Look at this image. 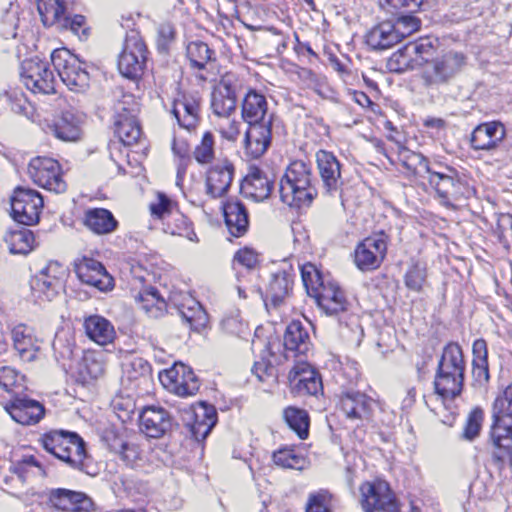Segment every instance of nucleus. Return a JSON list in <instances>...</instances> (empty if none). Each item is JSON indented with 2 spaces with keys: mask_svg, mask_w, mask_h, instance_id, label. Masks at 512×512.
Instances as JSON below:
<instances>
[{
  "mask_svg": "<svg viewBox=\"0 0 512 512\" xmlns=\"http://www.w3.org/2000/svg\"><path fill=\"white\" fill-rule=\"evenodd\" d=\"M280 200L289 207H309L317 196L311 164L292 161L279 181Z\"/></svg>",
  "mask_w": 512,
  "mask_h": 512,
  "instance_id": "obj_1",
  "label": "nucleus"
},
{
  "mask_svg": "<svg viewBox=\"0 0 512 512\" xmlns=\"http://www.w3.org/2000/svg\"><path fill=\"white\" fill-rule=\"evenodd\" d=\"M465 361L457 343L447 344L442 352L434 377V389L442 399H454L462 392Z\"/></svg>",
  "mask_w": 512,
  "mask_h": 512,
  "instance_id": "obj_2",
  "label": "nucleus"
},
{
  "mask_svg": "<svg viewBox=\"0 0 512 512\" xmlns=\"http://www.w3.org/2000/svg\"><path fill=\"white\" fill-rule=\"evenodd\" d=\"M301 275L307 294L315 299L318 307L326 315H337L346 310L347 300L344 292L335 283H325L313 264L303 265Z\"/></svg>",
  "mask_w": 512,
  "mask_h": 512,
  "instance_id": "obj_3",
  "label": "nucleus"
},
{
  "mask_svg": "<svg viewBox=\"0 0 512 512\" xmlns=\"http://www.w3.org/2000/svg\"><path fill=\"white\" fill-rule=\"evenodd\" d=\"M39 443L48 453L70 467L82 469L87 454L85 442L77 433L51 430L41 435Z\"/></svg>",
  "mask_w": 512,
  "mask_h": 512,
  "instance_id": "obj_4",
  "label": "nucleus"
},
{
  "mask_svg": "<svg viewBox=\"0 0 512 512\" xmlns=\"http://www.w3.org/2000/svg\"><path fill=\"white\" fill-rule=\"evenodd\" d=\"M428 175L430 186L446 207H452L454 201L467 198L471 193L470 187L452 167L434 164Z\"/></svg>",
  "mask_w": 512,
  "mask_h": 512,
  "instance_id": "obj_5",
  "label": "nucleus"
},
{
  "mask_svg": "<svg viewBox=\"0 0 512 512\" xmlns=\"http://www.w3.org/2000/svg\"><path fill=\"white\" fill-rule=\"evenodd\" d=\"M52 64L62 82L74 92H85L89 87L90 76L79 58L68 49H56L51 54Z\"/></svg>",
  "mask_w": 512,
  "mask_h": 512,
  "instance_id": "obj_6",
  "label": "nucleus"
},
{
  "mask_svg": "<svg viewBox=\"0 0 512 512\" xmlns=\"http://www.w3.org/2000/svg\"><path fill=\"white\" fill-rule=\"evenodd\" d=\"M465 56L461 52L448 51L435 57L421 72V79L427 88L448 84L464 67Z\"/></svg>",
  "mask_w": 512,
  "mask_h": 512,
  "instance_id": "obj_7",
  "label": "nucleus"
},
{
  "mask_svg": "<svg viewBox=\"0 0 512 512\" xmlns=\"http://www.w3.org/2000/svg\"><path fill=\"white\" fill-rule=\"evenodd\" d=\"M114 126L119 140L127 146L138 142L141 136V128L137 121L139 112L138 103L131 94H125L115 104Z\"/></svg>",
  "mask_w": 512,
  "mask_h": 512,
  "instance_id": "obj_8",
  "label": "nucleus"
},
{
  "mask_svg": "<svg viewBox=\"0 0 512 512\" xmlns=\"http://www.w3.org/2000/svg\"><path fill=\"white\" fill-rule=\"evenodd\" d=\"M436 53L435 41L431 38H420L409 42L403 48L393 54L390 64H395V70L404 72L424 68L434 59Z\"/></svg>",
  "mask_w": 512,
  "mask_h": 512,
  "instance_id": "obj_9",
  "label": "nucleus"
},
{
  "mask_svg": "<svg viewBox=\"0 0 512 512\" xmlns=\"http://www.w3.org/2000/svg\"><path fill=\"white\" fill-rule=\"evenodd\" d=\"M28 175L36 185L50 192L60 194L67 189L61 166L52 158H33L28 165Z\"/></svg>",
  "mask_w": 512,
  "mask_h": 512,
  "instance_id": "obj_10",
  "label": "nucleus"
},
{
  "mask_svg": "<svg viewBox=\"0 0 512 512\" xmlns=\"http://www.w3.org/2000/svg\"><path fill=\"white\" fill-rule=\"evenodd\" d=\"M147 59L146 45L138 32L131 31L126 35L124 46L118 59L120 73L135 79L143 72Z\"/></svg>",
  "mask_w": 512,
  "mask_h": 512,
  "instance_id": "obj_11",
  "label": "nucleus"
},
{
  "mask_svg": "<svg viewBox=\"0 0 512 512\" xmlns=\"http://www.w3.org/2000/svg\"><path fill=\"white\" fill-rule=\"evenodd\" d=\"M388 236L383 232L366 237L355 248L354 262L363 272L380 267L387 254Z\"/></svg>",
  "mask_w": 512,
  "mask_h": 512,
  "instance_id": "obj_12",
  "label": "nucleus"
},
{
  "mask_svg": "<svg viewBox=\"0 0 512 512\" xmlns=\"http://www.w3.org/2000/svg\"><path fill=\"white\" fill-rule=\"evenodd\" d=\"M360 491L365 512H399V505L387 482H365Z\"/></svg>",
  "mask_w": 512,
  "mask_h": 512,
  "instance_id": "obj_13",
  "label": "nucleus"
},
{
  "mask_svg": "<svg viewBox=\"0 0 512 512\" xmlns=\"http://www.w3.org/2000/svg\"><path fill=\"white\" fill-rule=\"evenodd\" d=\"M43 208V198L39 192L17 187L11 198L12 216L15 221L24 225L38 222Z\"/></svg>",
  "mask_w": 512,
  "mask_h": 512,
  "instance_id": "obj_14",
  "label": "nucleus"
},
{
  "mask_svg": "<svg viewBox=\"0 0 512 512\" xmlns=\"http://www.w3.org/2000/svg\"><path fill=\"white\" fill-rule=\"evenodd\" d=\"M20 77L27 89L33 93L55 92V77L45 61L28 59L22 62Z\"/></svg>",
  "mask_w": 512,
  "mask_h": 512,
  "instance_id": "obj_15",
  "label": "nucleus"
},
{
  "mask_svg": "<svg viewBox=\"0 0 512 512\" xmlns=\"http://www.w3.org/2000/svg\"><path fill=\"white\" fill-rule=\"evenodd\" d=\"M315 157L323 193L328 196L340 194L343 181L341 163L338 158L327 150H319Z\"/></svg>",
  "mask_w": 512,
  "mask_h": 512,
  "instance_id": "obj_16",
  "label": "nucleus"
},
{
  "mask_svg": "<svg viewBox=\"0 0 512 512\" xmlns=\"http://www.w3.org/2000/svg\"><path fill=\"white\" fill-rule=\"evenodd\" d=\"M159 379L164 387L179 396L194 395L199 389V381L194 372L182 363L160 373Z\"/></svg>",
  "mask_w": 512,
  "mask_h": 512,
  "instance_id": "obj_17",
  "label": "nucleus"
},
{
  "mask_svg": "<svg viewBox=\"0 0 512 512\" xmlns=\"http://www.w3.org/2000/svg\"><path fill=\"white\" fill-rule=\"evenodd\" d=\"M288 380L291 391L299 396L317 395L323 385L319 373L307 362H298L290 370Z\"/></svg>",
  "mask_w": 512,
  "mask_h": 512,
  "instance_id": "obj_18",
  "label": "nucleus"
},
{
  "mask_svg": "<svg viewBox=\"0 0 512 512\" xmlns=\"http://www.w3.org/2000/svg\"><path fill=\"white\" fill-rule=\"evenodd\" d=\"M173 425V418L162 407L148 406L140 414V430L147 437L161 438L172 430Z\"/></svg>",
  "mask_w": 512,
  "mask_h": 512,
  "instance_id": "obj_19",
  "label": "nucleus"
},
{
  "mask_svg": "<svg viewBox=\"0 0 512 512\" xmlns=\"http://www.w3.org/2000/svg\"><path fill=\"white\" fill-rule=\"evenodd\" d=\"M5 409L15 422L27 426L39 423L45 415L44 406L27 396L16 395Z\"/></svg>",
  "mask_w": 512,
  "mask_h": 512,
  "instance_id": "obj_20",
  "label": "nucleus"
},
{
  "mask_svg": "<svg viewBox=\"0 0 512 512\" xmlns=\"http://www.w3.org/2000/svg\"><path fill=\"white\" fill-rule=\"evenodd\" d=\"M234 173V164L229 159L216 162L206 172V193L212 198L224 196L231 186Z\"/></svg>",
  "mask_w": 512,
  "mask_h": 512,
  "instance_id": "obj_21",
  "label": "nucleus"
},
{
  "mask_svg": "<svg viewBox=\"0 0 512 512\" xmlns=\"http://www.w3.org/2000/svg\"><path fill=\"white\" fill-rule=\"evenodd\" d=\"M75 272L81 282L96 287L100 291L111 290L113 278L107 273L101 262L84 257L75 265Z\"/></svg>",
  "mask_w": 512,
  "mask_h": 512,
  "instance_id": "obj_22",
  "label": "nucleus"
},
{
  "mask_svg": "<svg viewBox=\"0 0 512 512\" xmlns=\"http://www.w3.org/2000/svg\"><path fill=\"white\" fill-rule=\"evenodd\" d=\"M272 140V122L249 125L244 137V151L247 157L258 159L267 151Z\"/></svg>",
  "mask_w": 512,
  "mask_h": 512,
  "instance_id": "obj_23",
  "label": "nucleus"
},
{
  "mask_svg": "<svg viewBox=\"0 0 512 512\" xmlns=\"http://www.w3.org/2000/svg\"><path fill=\"white\" fill-rule=\"evenodd\" d=\"M48 501L54 508L67 512H88L93 505L85 493L64 488L51 489Z\"/></svg>",
  "mask_w": 512,
  "mask_h": 512,
  "instance_id": "obj_24",
  "label": "nucleus"
},
{
  "mask_svg": "<svg viewBox=\"0 0 512 512\" xmlns=\"http://www.w3.org/2000/svg\"><path fill=\"white\" fill-rule=\"evenodd\" d=\"M193 421H187L186 425L197 441L204 440L217 423V411L214 406L200 402L191 411L187 412Z\"/></svg>",
  "mask_w": 512,
  "mask_h": 512,
  "instance_id": "obj_25",
  "label": "nucleus"
},
{
  "mask_svg": "<svg viewBox=\"0 0 512 512\" xmlns=\"http://www.w3.org/2000/svg\"><path fill=\"white\" fill-rule=\"evenodd\" d=\"M490 438L496 450L494 458L497 461L510 458L512 456V419L493 417Z\"/></svg>",
  "mask_w": 512,
  "mask_h": 512,
  "instance_id": "obj_26",
  "label": "nucleus"
},
{
  "mask_svg": "<svg viewBox=\"0 0 512 512\" xmlns=\"http://www.w3.org/2000/svg\"><path fill=\"white\" fill-rule=\"evenodd\" d=\"M273 184V180L264 171L253 167L243 179L240 189L246 198L261 202L270 196Z\"/></svg>",
  "mask_w": 512,
  "mask_h": 512,
  "instance_id": "obj_27",
  "label": "nucleus"
},
{
  "mask_svg": "<svg viewBox=\"0 0 512 512\" xmlns=\"http://www.w3.org/2000/svg\"><path fill=\"white\" fill-rule=\"evenodd\" d=\"M505 137V128L499 122H487L478 125L471 134V146L475 150H492Z\"/></svg>",
  "mask_w": 512,
  "mask_h": 512,
  "instance_id": "obj_28",
  "label": "nucleus"
},
{
  "mask_svg": "<svg viewBox=\"0 0 512 512\" xmlns=\"http://www.w3.org/2000/svg\"><path fill=\"white\" fill-rule=\"evenodd\" d=\"M340 409L351 420L369 419L374 400L361 392H347L340 398Z\"/></svg>",
  "mask_w": 512,
  "mask_h": 512,
  "instance_id": "obj_29",
  "label": "nucleus"
},
{
  "mask_svg": "<svg viewBox=\"0 0 512 512\" xmlns=\"http://www.w3.org/2000/svg\"><path fill=\"white\" fill-rule=\"evenodd\" d=\"M268 104L265 96L255 90H250L241 105L242 119L248 124L272 122V115L267 117Z\"/></svg>",
  "mask_w": 512,
  "mask_h": 512,
  "instance_id": "obj_30",
  "label": "nucleus"
},
{
  "mask_svg": "<svg viewBox=\"0 0 512 512\" xmlns=\"http://www.w3.org/2000/svg\"><path fill=\"white\" fill-rule=\"evenodd\" d=\"M12 340L15 350L23 361L36 359L40 349L34 329L26 324H18L12 329Z\"/></svg>",
  "mask_w": 512,
  "mask_h": 512,
  "instance_id": "obj_31",
  "label": "nucleus"
},
{
  "mask_svg": "<svg viewBox=\"0 0 512 512\" xmlns=\"http://www.w3.org/2000/svg\"><path fill=\"white\" fill-rule=\"evenodd\" d=\"M83 327L86 336L100 346L114 342L116 331L114 325L101 315H90L84 318Z\"/></svg>",
  "mask_w": 512,
  "mask_h": 512,
  "instance_id": "obj_32",
  "label": "nucleus"
},
{
  "mask_svg": "<svg viewBox=\"0 0 512 512\" xmlns=\"http://www.w3.org/2000/svg\"><path fill=\"white\" fill-rule=\"evenodd\" d=\"M311 346L308 331L299 321H292L284 334L286 357L305 355Z\"/></svg>",
  "mask_w": 512,
  "mask_h": 512,
  "instance_id": "obj_33",
  "label": "nucleus"
},
{
  "mask_svg": "<svg viewBox=\"0 0 512 512\" xmlns=\"http://www.w3.org/2000/svg\"><path fill=\"white\" fill-rule=\"evenodd\" d=\"M293 284V275L286 270H279L271 275L267 286L264 301L266 306L269 304L278 307L283 303Z\"/></svg>",
  "mask_w": 512,
  "mask_h": 512,
  "instance_id": "obj_34",
  "label": "nucleus"
},
{
  "mask_svg": "<svg viewBox=\"0 0 512 512\" xmlns=\"http://www.w3.org/2000/svg\"><path fill=\"white\" fill-rule=\"evenodd\" d=\"M84 226L96 235L113 233L118 227V221L113 214L105 208H91L85 211Z\"/></svg>",
  "mask_w": 512,
  "mask_h": 512,
  "instance_id": "obj_35",
  "label": "nucleus"
},
{
  "mask_svg": "<svg viewBox=\"0 0 512 512\" xmlns=\"http://www.w3.org/2000/svg\"><path fill=\"white\" fill-rule=\"evenodd\" d=\"M226 226L235 237L244 235L249 226L246 207L238 200H229L223 205Z\"/></svg>",
  "mask_w": 512,
  "mask_h": 512,
  "instance_id": "obj_36",
  "label": "nucleus"
},
{
  "mask_svg": "<svg viewBox=\"0 0 512 512\" xmlns=\"http://www.w3.org/2000/svg\"><path fill=\"white\" fill-rule=\"evenodd\" d=\"M85 116L83 113L74 110H66L62 113L60 120L53 126L52 131L60 140L76 141L81 136V125Z\"/></svg>",
  "mask_w": 512,
  "mask_h": 512,
  "instance_id": "obj_37",
  "label": "nucleus"
},
{
  "mask_svg": "<svg viewBox=\"0 0 512 512\" xmlns=\"http://www.w3.org/2000/svg\"><path fill=\"white\" fill-rule=\"evenodd\" d=\"M199 103L188 95H182L173 102L172 114L180 127L191 130L198 123Z\"/></svg>",
  "mask_w": 512,
  "mask_h": 512,
  "instance_id": "obj_38",
  "label": "nucleus"
},
{
  "mask_svg": "<svg viewBox=\"0 0 512 512\" xmlns=\"http://www.w3.org/2000/svg\"><path fill=\"white\" fill-rule=\"evenodd\" d=\"M365 39L366 44L373 50H385L399 43L395 27L391 21H384L375 25L367 32Z\"/></svg>",
  "mask_w": 512,
  "mask_h": 512,
  "instance_id": "obj_39",
  "label": "nucleus"
},
{
  "mask_svg": "<svg viewBox=\"0 0 512 512\" xmlns=\"http://www.w3.org/2000/svg\"><path fill=\"white\" fill-rule=\"evenodd\" d=\"M135 301L139 307L150 317L160 318L165 314L166 301L160 296L156 288L150 287L138 292L135 296Z\"/></svg>",
  "mask_w": 512,
  "mask_h": 512,
  "instance_id": "obj_40",
  "label": "nucleus"
},
{
  "mask_svg": "<svg viewBox=\"0 0 512 512\" xmlns=\"http://www.w3.org/2000/svg\"><path fill=\"white\" fill-rule=\"evenodd\" d=\"M472 374L476 382L483 385L489 381L488 348L484 339H477L472 346Z\"/></svg>",
  "mask_w": 512,
  "mask_h": 512,
  "instance_id": "obj_41",
  "label": "nucleus"
},
{
  "mask_svg": "<svg viewBox=\"0 0 512 512\" xmlns=\"http://www.w3.org/2000/svg\"><path fill=\"white\" fill-rule=\"evenodd\" d=\"M178 311L192 329L199 330L208 321V316L201 304L193 297L187 296L178 305Z\"/></svg>",
  "mask_w": 512,
  "mask_h": 512,
  "instance_id": "obj_42",
  "label": "nucleus"
},
{
  "mask_svg": "<svg viewBox=\"0 0 512 512\" xmlns=\"http://www.w3.org/2000/svg\"><path fill=\"white\" fill-rule=\"evenodd\" d=\"M398 160L408 171L420 176H422L423 172L429 174L433 168V165L428 163L425 156L408 149L402 144H399Z\"/></svg>",
  "mask_w": 512,
  "mask_h": 512,
  "instance_id": "obj_43",
  "label": "nucleus"
},
{
  "mask_svg": "<svg viewBox=\"0 0 512 512\" xmlns=\"http://www.w3.org/2000/svg\"><path fill=\"white\" fill-rule=\"evenodd\" d=\"M163 230L165 233L185 237L190 241L196 240V234L191 223L178 208L163 222Z\"/></svg>",
  "mask_w": 512,
  "mask_h": 512,
  "instance_id": "obj_44",
  "label": "nucleus"
},
{
  "mask_svg": "<svg viewBox=\"0 0 512 512\" xmlns=\"http://www.w3.org/2000/svg\"><path fill=\"white\" fill-rule=\"evenodd\" d=\"M4 240L10 253L26 255L33 248L34 235L29 229L21 228L7 232Z\"/></svg>",
  "mask_w": 512,
  "mask_h": 512,
  "instance_id": "obj_45",
  "label": "nucleus"
},
{
  "mask_svg": "<svg viewBox=\"0 0 512 512\" xmlns=\"http://www.w3.org/2000/svg\"><path fill=\"white\" fill-rule=\"evenodd\" d=\"M283 416L288 426L300 439L308 437L310 418L306 410L290 406L284 410Z\"/></svg>",
  "mask_w": 512,
  "mask_h": 512,
  "instance_id": "obj_46",
  "label": "nucleus"
},
{
  "mask_svg": "<svg viewBox=\"0 0 512 512\" xmlns=\"http://www.w3.org/2000/svg\"><path fill=\"white\" fill-rule=\"evenodd\" d=\"M186 55L193 68L203 70L206 64L213 60L214 51L202 41H192L187 45Z\"/></svg>",
  "mask_w": 512,
  "mask_h": 512,
  "instance_id": "obj_47",
  "label": "nucleus"
},
{
  "mask_svg": "<svg viewBox=\"0 0 512 512\" xmlns=\"http://www.w3.org/2000/svg\"><path fill=\"white\" fill-rule=\"evenodd\" d=\"M237 98L213 89L211 94V108L219 118L230 117L235 111Z\"/></svg>",
  "mask_w": 512,
  "mask_h": 512,
  "instance_id": "obj_48",
  "label": "nucleus"
},
{
  "mask_svg": "<svg viewBox=\"0 0 512 512\" xmlns=\"http://www.w3.org/2000/svg\"><path fill=\"white\" fill-rule=\"evenodd\" d=\"M38 11L44 24L59 22L65 18V5L61 0H40Z\"/></svg>",
  "mask_w": 512,
  "mask_h": 512,
  "instance_id": "obj_49",
  "label": "nucleus"
},
{
  "mask_svg": "<svg viewBox=\"0 0 512 512\" xmlns=\"http://www.w3.org/2000/svg\"><path fill=\"white\" fill-rule=\"evenodd\" d=\"M30 285L34 298L40 301H51L61 286L47 281L43 276H34Z\"/></svg>",
  "mask_w": 512,
  "mask_h": 512,
  "instance_id": "obj_50",
  "label": "nucleus"
},
{
  "mask_svg": "<svg viewBox=\"0 0 512 512\" xmlns=\"http://www.w3.org/2000/svg\"><path fill=\"white\" fill-rule=\"evenodd\" d=\"M0 387L7 392L18 394L24 388V376L9 366L0 367Z\"/></svg>",
  "mask_w": 512,
  "mask_h": 512,
  "instance_id": "obj_51",
  "label": "nucleus"
},
{
  "mask_svg": "<svg viewBox=\"0 0 512 512\" xmlns=\"http://www.w3.org/2000/svg\"><path fill=\"white\" fill-rule=\"evenodd\" d=\"M0 98L14 113L26 114L28 101L20 88L10 87L1 93Z\"/></svg>",
  "mask_w": 512,
  "mask_h": 512,
  "instance_id": "obj_52",
  "label": "nucleus"
},
{
  "mask_svg": "<svg viewBox=\"0 0 512 512\" xmlns=\"http://www.w3.org/2000/svg\"><path fill=\"white\" fill-rule=\"evenodd\" d=\"M172 151L178 158L177 180L180 181L183 179L188 163L190 162V147L186 140L174 138Z\"/></svg>",
  "mask_w": 512,
  "mask_h": 512,
  "instance_id": "obj_53",
  "label": "nucleus"
},
{
  "mask_svg": "<svg viewBox=\"0 0 512 512\" xmlns=\"http://www.w3.org/2000/svg\"><path fill=\"white\" fill-rule=\"evenodd\" d=\"M273 461L277 466L290 469H302L305 459L292 449H280L273 454Z\"/></svg>",
  "mask_w": 512,
  "mask_h": 512,
  "instance_id": "obj_54",
  "label": "nucleus"
},
{
  "mask_svg": "<svg viewBox=\"0 0 512 512\" xmlns=\"http://www.w3.org/2000/svg\"><path fill=\"white\" fill-rule=\"evenodd\" d=\"M151 365L141 357L133 358L125 367L124 374L130 381L147 379L151 375Z\"/></svg>",
  "mask_w": 512,
  "mask_h": 512,
  "instance_id": "obj_55",
  "label": "nucleus"
},
{
  "mask_svg": "<svg viewBox=\"0 0 512 512\" xmlns=\"http://www.w3.org/2000/svg\"><path fill=\"white\" fill-rule=\"evenodd\" d=\"M193 157L199 164H208L214 159V137L211 132H206L200 144L194 151Z\"/></svg>",
  "mask_w": 512,
  "mask_h": 512,
  "instance_id": "obj_56",
  "label": "nucleus"
},
{
  "mask_svg": "<svg viewBox=\"0 0 512 512\" xmlns=\"http://www.w3.org/2000/svg\"><path fill=\"white\" fill-rule=\"evenodd\" d=\"M149 208L152 216L160 219L163 223L176 210L177 205L165 194L158 193L157 200L151 203Z\"/></svg>",
  "mask_w": 512,
  "mask_h": 512,
  "instance_id": "obj_57",
  "label": "nucleus"
},
{
  "mask_svg": "<svg viewBox=\"0 0 512 512\" xmlns=\"http://www.w3.org/2000/svg\"><path fill=\"white\" fill-rule=\"evenodd\" d=\"M492 417L512 419V384L495 399Z\"/></svg>",
  "mask_w": 512,
  "mask_h": 512,
  "instance_id": "obj_58",
  "label": "nucleus"
},
{
  "mask_svg": "<svg viewBox=\"0 0 512 512\" xmlns=\"http://www.w3.org/2000/svg\"><path fill=\"white\" fill-rule=\"evenodd\" d=\"M411 14L401 15L393 22L399 42L420 28V20Z\"/></svg>",
  "mask_w": 512,
  "mask_h": 512,
  "instance_id": "obj_59",
  "label": "nucleus"
},
{
  "mask_svg": "<svg viewBox=\"0 0 512 512\" xmlns=\"http://www.w3.org/2000/svg\"><path fill=\"white\" fill-rule=\"evenodd\" d=\"M483 420V410L479 407H475L468 415L463 431V438L469 441L474 440L480 433Z\"/></svg>",
  "mask_w": 512,
  "mask_h": 512,
  "instance_id": "obj_60",
  "label": "nucleus"
},
{
  "mask_svg": "<svg viewBox=\"0 0 512 512\" xmlns=\"http://www.w3.org/2000/svg\"><path fill=\"white\" fill-rule=\"evenodd\" d=\"M214 89L237 98L239 91L242 89V81L237 74L227 72L222 75Z\"/></svg>",
  "mask_w": 512,
  "mask_h": 512,
  "instance_id": "obj_61",
  "label": "nucleus"
},
{
  "mask_svg": "<svg viewBox=\"0 0 512 512\" xmlns=\"http://www.w3.org/2000/svg\"><path fill=\"white\" fill-rule=\"evenodd\" d=\"M426 280V269L419 264L413 265L405 275V285L416 292H420Z\"/></svg>",
  "mask_w": 512,
  "mask_h": 512,
  "instance_id": "obj_62",
  "label": "nucleus"
},
{
  "mask_svg": "<svg viewBox=\"0 0 512 512\" xmlns=\"http://www.w3.org/2000/svg\"><path fill=\"white\" fill-rule=\"evenodd\" d=\"M330 494L327 491H319L310 494L306 504V512H331Z\"/></svg>",
  "mask_w": 512,
  "mask_h": 512,
  "instance_id": "obj_63",
  "label": "nucleus"
},
{
  "mask_svg": "<svg viewBox=\"0 0 512 512\" xmlns=\"http://www.w3.org/2000/svg\"><path fill=\"white\" fill-rule=\"evenodd\" d=\"M240 123L235 119H230L229 117L220 118V121L217 124V130L220 135L231 142L237 140L240 134Z\"/></svg>",
  "mask_w": 512,
  "mask_h": 512,
  "instance_id": "obj_64",
  "label": "nucleus"
}]
</instances>
